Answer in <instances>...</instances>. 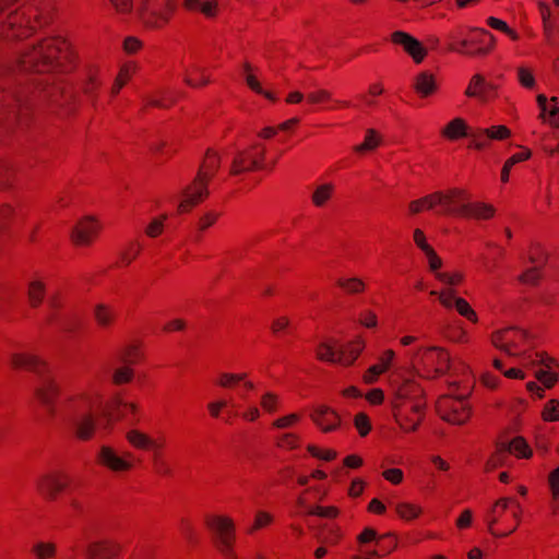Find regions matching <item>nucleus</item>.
Listing matches in <instances>:
<instances>
[{
  "instance_id": "f257e3e1",
  "label": "nucleus",
  "mask_w": 559,
  "mask_h": 559,
  "mask_svg": "<svg viewBox=\"0 0 559 559\" xmlns=\"http://www.w3.org/2000/svg\"><path fill=\"white\" fill-rule=\"evenodd\" d=\"M74 63L75 53L68 39L60 35L47 36L23 49L15 61L1 64L0 76L70 71Z\"/></svg>"
},
{
  "instance_id": "f03ea898",
  "label": "nucleus",
  "mask_w": 559,
  "mask_h": 559,
  "mask_svg": "<svg viewBox=\"0 0 559 559\" xmlns=\"http://www.w3.org/2000/svg\"><path fill=\"white\" fill-rule=\"evenodd\" d=\"M32 105L23 93L2 88L0 92V132H9L15 126L31 121ZM16 182V170L12 164L0 159V190H9Z\"/></svg>"
},
{
  "instance_id": "7ed1b4c3",
  "label": "nucleus",
  "mask_w": 559,
  "mask_h": 559,
  "mask_svg": "<svg viewBox=\"0 0 559 559\" xmlns=\"http://www.w3.org/2000/svg\"><path fill=\"white\" fill-rule=\"evenodd\" d=\"M102 405L103 395L95 389L78 391L66 397L64 406L71 413V431L75 440L90 442L95 439Z\"/></svg>"
},
{
  "instance_id": "20e7f679",
  "label": "nucleus",
  "mask_w": 559,
  "mask_h": 559,
  "mask_svg": "<svg viewBox=\"0 0 559 559\" xmlns=\"http://www.w3.org/2000/svg\"><path fill=\"white\" fill-rule=\"evenodd\" d=\"M427 400L424 389L414 380L403 381L396 389L391 408L400 428L406 432H415L426 415Z\"/></svg>"
},
{
  "instance_id": "39448f33",
  "label": "nucleus",
  "mask_w": 559,
  "mask_h": 559,
  "mask_svg": "<svg viewBox=\"0 0 559 559\" xmlns=\"http://www.w3.org/2000/svg\"><path fill=\"white\" fill-rule=\"evenodd\" d=\"M523 509L515 498H500L485 515L488 532L495 537H507L521 524Z\"/></svg>"
},
{
  "instance_id": "423d86ee",
  "label": "nucleus",
  "mask_w": 559,
  "mask_h": 559,
  "mask_svg": "<svg viewBox=\"0 0 559 559\" xmlns=\"http://www.w3.org/2000/svg\"><path fill=\"white\" fill-rule=\"evenodd\" d=\"M179 0H138L136 15L146 31L165 29L173 21Z\"/></svg>"
},
{
  "instance_id": "0eeeda50",
  "label": "nucleus",
  "mask_w": 559,
  "mask_h": 559,
  "mask_svg": "<svg viewBox=\"0 0 559 559\" xmlns=\"http://www.w3.org/2000/svg\"><path fill=\"white\" fill-rule=\"evenodd\" d=\"M100 408L102 429L107 433H110L118 423L128 419L129 415L132 421L139 420L140 407L138 403L127 402L121 393L114 394L106 402L103 401Z\"/></svg>"
},
{
  "instance_id": "6e6552de",
  "label": "nucleus",
  "mask_w": 559,
  "mask_h": 559,
  "mask_svg": "<svg viewBox=\"0 0 559 559\" xmlns=\"http://www.w3.org/2000/svg\"><path fill=\"white\" fill-rule=\"evenodd\" d=\"M414 367L426 379L444 374L450 368V354L442 347L419 348L414 357Z\"/></svg>"
},
{
  "instance_id": "1a4fd4ad",
  "label": "nucleus",
  "mask_w": 559,
  "mask_h": 559,
  "mask_svg": "<svg viewBox=\"0 0 559 559\" xmlns=\"http://www.w3.org/2000/svg\"><path fill=\"white\" fill-rule=\"evenodd\" d=\"M72 484L71 476L62 469L41 474L35 481L37 495L46 502H56Z\"/></svg>"
},
{
  "instance_id": "9d476101",
  "label": "nucleus",
  "mask_w": 559,
  "mask_h": 559,
  "mask_svg": "<svg viewBox=\"0 0 559 559\" xmlns=\"http://www.w3.org/2000/svg\"><path fill=\"white\" fill-rule=\"evenodd\" d=\"M94 462L97 466L112 473L127 474L135 468L134 454L129 451L119 452L109 444H102L95 452Z\"/></svg>"
},
{
  "instance_id": "9b49d317",
  "label": "nucleus",
  "mask_w": 559,
  "mask_h": 559,
  "mask_svg": "<svg viewBox=\"0 0 559 559\" xmlns=\"http://www.w3.org/2000/svg\"><path fill=\"white\" fill-rule=\"evenodd\" d=\"M36 32L22 5L9 12L0 23V39L5 41L24 40Z\"/></svg>"
},
{
  "instance_id": "f8f14e48",
  "label": "nucleus",
  "mask_w": 559,
  "mask_h": 559,
  "mask_svg": "<svg viewBox=\"0 0 559 559\" xmlns=\"http://www.w3.org/2000/svg\"><path fill=\"white\" fill-rule=\"evenodd\" d=\"M436 412L442 420L461 426L471 419L472 406L466 397L445 394L438 399Z\"/></svg>"
},
{
  "instance_id": "ddd939ff",
  "label": "nucleus",
  "mask_w": 559,
  "mask_h": 559,
  "mask_svg": "<svg viewBox=\"0 0 559 559\" xmlns=\"http://www.w3.org/2000/svg\"><path fill=\"white\" fill-rule=\"evenodd\" d=\"M436 215L461 217L464 202L471 200V193L463 188H450L433 192Z\"/></svg>"
},
{
  "instance_id": "4468645a",
  "label": "nucleus",
  "mask_w": 559,
  "mask_h": 559,
  "mask_svg": "<svg viewBox=\"0 0 559 559\" xmlns=\"http://www.w3.org/2000/svg\"><path fill=\"white\" fill-rule=\"evenodd\" d=\"M203 524L210 533L215 548L228 543H236V523L231 516L207 513L204 515Z\"/></svg>"
},
{
  "instance_id": "2eb2a0df",
  "label": "nucleus",
  "mask_w": 559,
  "mask_h": 559,
  "mask_svg": "<svg viewBox=\"0 0 559 559\" xmlns=\"http://www.w3.org/2000/svg\"><path fill=\"white\" fill-rule=\"evenodd\" d=\"M61 395V386L55 377L48 373L34 388L33 396L38 405L46 409L50 418L57 415V402Z\"/></svg>"
},
{
  "instance_id": "dca6fc26",
  "label": "nucleus",
  "mask_w": 559,
  "mask_h": 559,
  "mask_svg": "<svg viewBox=\"0 0 559 559\" xmlns=\"http://www.w3.org/2000/svg\"><path fill=\"white\" fill-rule=\"evenodd\" d=\"M265 146L260 143L238 152L231 162L229 175L239 176L243 173L262 169L265 160Z\"/></svg>"
},
{
  "instance_id": "f3484780",
  "label": "nucleus",
  "mask_w": 559,
  "mask_h": 559,
  "mask_svg": "<svg viewBox=\"0 0 559 559\" xmlns=\"http://www.w3.org/2000/svg\"><path fill=\"white\" fill-rule=\"evenodd\" d=\"M473 33L478 35V41L480 44L479 47H474V38H467L462 40H452L448 45V50L469 56H484L489 53L496 44L493 35L485 28H475L473 29ZM450 38L454 39L453 36H450Z\"/></svg>"
},
{
  "instance_id": "a211bd4d",
  "label": "nucleus",
  "mask_w": 559,
  "mask_h": 559,
  "mask_svg": "<svg viewBox=\"0 0 559 559\" xmlns=\"http://www.w3.org/2000/svg\"><path fill=\"white\" fill-rule=\"evenodd\" d=\"M22 8L36 31L49 26L57 16L55 0H28Z\"/></svg>"
},
{
  "instance_id": "6ab92c4d",
  "label": "nucleus",
  "mask_w": 559,
  "mask_h": 559,
  "mask_svg": "<svg viewBox=\"0 0 559 559\" xmlns=\"http://www.w3.org/2000/svg\"><path fill=\"white\" fill-rule=\"evenodd\" d=\"M526 340V331L513 326L496 331L491 335L492 345L509 356L518 355Z\"/></svg>"
},
{
  "instance_id": "aec40b11",
  "label": "nucleus",
  "mask_w": 559,
  "mask_h": 559,
  "mask_svg": "<svg viewBox=\"0 0 559 559\" xmlns=\"http://www.w3.org/2000/svg\"><path fill=\"white\" fill-rule=\"evenodd\" d=\"M210 182L195 175L193 180L182 190V199L178 205V213H189L194 206L203 203L210 195Z\"/></svg>"
},
{
  "instance_id": "412c9836",
  "label": "nucleus",
  "mask_w": 559,
  "mask_h": 559,
  "mask_svg": "<svg viewBox=\"0 0 559 559\" xmlns=\"http://www.w3.org/2000/svg\"><path fill=\"white\" fill-rule=\"evenodd\" d=\"M464 95L480 104H488L498 98V85L488 82L483 74L476 73L471 78Z\"/></svg>"
},
{
  "instance_id": "4be33fe9",
  "label": "nucleus",
  "mask_w": 559,
  "mask_h": 559,
  "mask_svg": "<svg viewBox=\"0 0 559 559\" xmlns=\"http://www.w3.org/2000/svg\"><path fill=\"white\" fill-rule=\"evenodd\" d=\"M100 226L93 217L79 221L71 231V242L76 248H86L98 237Z\"/></svg>"
},
{
  "instance_id": "5701e85b",
  "label": "nucleus",
  "mask_w": 559,
  "mask_h": 559,
  "mask_svg": "<svg viewBox=\"0 0 559 559\" xmlns=\"http://www.w3.org/2000/svg\"><path fill=\"white\" fill-rule=\"evenodd\" d=\"M122 545L112 538H102L87 544L85 559H119Z\"/></svg>"
},
{
  "instance_id": "b1692460",
  "label": "nucleus",
  "mask_w": 559,
  "mask_h": 559,
  "mask_svg": "<svg viewBox=\"0 0 559 559\" xmlns=\"http://www.w3.org/2000/svg\"><path fill=\"white\" fill-rule=\"evenodd\" d=\"M10 366L13 370L34 372L45 376L49 371L48 364L32 353H14L10 356Z\"/></svg>"
},
{
  "instance_id": "393cba45",
  "label": "nucleus",
  "mask_w": 559,
  "mask_h": 559,
  "mask_svg": "<svg viewBox=\"0 0 559 559\" xmlns=\"http://www.w3.org/2000/svg\"><path fill=\"white\" fill-rule=\"evenodd\" d=\"M439 301L447 309L454 308L460 316L469 322L474 324L478 322V316L476 311L472 308L467 300L462 297H457L454 289L448 288L441 290L439 294Z\"/></svg>"
},
{
  "instance_id": "a878e982",
  "label": "nucleus",
  "mask_w": 559,
  "mask_h": 559,
  "mask_svg": "<svg viewBox=\"0 0 559 559\" xmlns=\"http://www.w3.org/2000/svg\"><path fill=\"white\" fill-rule=\"evenodd\" d=\"M310 418L324 433L337 430L342 424L340 414L328 405L313 407L310 413Z\"/></svg>"
},
{
  "instance_id": "bb28decb",
  "label": "nucleus",
  "mask_w": 559,
  "mask_h": 559,
  "mask_svg": "<svg viewBox=\"0 0 559 559\" xmlns=\"http://www.w3.org/2000/svg\"><path fill=\"white\" fill-rule=\"evenodd\" d=\"M102 87L103 80L100 69L96 66L88 67L82 83V93L93 107H96Z\"/></svg>"
},
{
  "instance_id": "cd10ccee",
  "label": "nucleus",
  "mask_w": 559,
  "mask_h": 559,
  "mask_svg": "<svg viewBox=\"0 0 559 559\" xmlns=\"http://www.w3.org/2000/svg\"><path fill=\"white\" fill-rule=\"evenodd\" d=\"M119 364L135 367L142 365L146 360L144 344L140 341L130 342L123 345L117 353Z\"/></svg>"
},
{
  "instance_id": "c85d7f7f",
  "label": "nucleus",
  "mask_w": 559,
  "mask_h": 559,
  "mask_svg": "<svg viewBox=\"0 0 559 559\" xmlns=\"http://www.w3.org/2000/svg\"><path fill=\"white\" fill-rule=\"evenodd\" d=\"M413 90L419 98H429L439 91V85L433 73L429 71L419 72L413 82Z\"/></svg>"
},
{
  "instance_id": "c756f323",
  "label": "nucleus",
  "mask_w": 559,
  "mask_h": 559,
  "mask_svg": "<svg viewBox=\"0 0 559 559\" xmlns=\"http://www.w3.org/2000/svg\"><path fill=\"white\" fill-rule=\"evenodd\" d=\"M221 155L212 148H207L199 166L197 175L211 182L221 168Z\"/></svg>"
},
{
  "instance_id": "7c9ffc66",
  "label": "nucleus",
  "mask_w": 559,
  "mask_h": 559,
  "mask_svg": "<svg viewBox=\"0 0 559 559\" xmlns=\"http://www.w3.org/2000/svg\"><path fill=\"white\" fill-rule=\"evenodd\" d=\"M178 100L177 94L163 90L155 92L153 94L146 95L143 98V110H148L151 108H159V109H168L173 107Z\"/></svg>"
},
{
  "instance_id": "2f4dec72",
  "label": "nucleus",
  "mask_w": 559,
  "mask_h": 559,
  "mask_svg": "<svg viewBox=\"0 0 559 559\" xmlns=\"http://www.w3.org/2000/svg\"><path fill=\"white\" fill-rule=\"evenodd\" d=\"M93 317L100 330H110L117 323L118 312L111 305L97 304L94 306Z\"/></svg>"
},
{
  "instance_id": "473e14b6",
  "label": "nucleus",
  "mask_w": 559,
  "mask_h": 559,
  "mask_svg": "<svg viewBox=\"0 0 559 559\" xmlns=\"http://www.w3.org/2000/svg\"><path fill=\"white\" fill-rule=\"evenodd\" d=\"M496 209L492 204L484 202H471L466 200L462 212L463 218L469 219H490L495 216Z\"/></svg>"
},
{
  "instance_id": "72a5a7b5",
  "label": "nucleus",
  "mask_w": 559,
  "mask_h": 559,
  "mask_svg": "<svg viewBox=\"0 0 559 559\" xmlns=\"http://www.w3.org/2000/svg\"><path fill=\"white\" fill-rule=\"evenodd\" d=\"M395 356L394 350H384L377 364L370 366L364 373L362 380L367 384H371L377 381L378 377L384 373L391 366V362Z\"/></svg>"
},
{
  "instance_id": "f704fd0d",
  "label": "nucleus",
  "mask_w": 559,
  "mask_h": 559,
  "mask_svg": "<svg viewBox=\"0 0 559 559\" xmlns=\"http://www.w3.org/2000/svg\"><path fill=\"white\" fill-rule=\"evenodd\" d=\"M182 8L189 13H201L207 19H214L218 14L216 0H182Z\"/></svg>"
},
{
  "instance_id": "c9c22d12",
  "label": "nucleus",
  "mask_w": 559,
  "mask_h": 559,
  "mask_svg": "<svg viewBox=\"0 0 559 559\" xmlns=\"http://www.w3.org/2000/svg\"><path fill=\"white\" fill-rule=\"evenodd\" d=\"M138 70L139 66L135 61H128L120 67L110 88L111 97H116L120 93V91L132 80Z\"/></svg>"
},
{
  "instance_id": "e433bc0d",
  "label": "nucleus",
  "mask_w": 559,
  "mask_h": 559,
  "mask_svg": "<svg viewBox=\"0 0 559 559\" xmlns=\"http://www.w3.org/2000/svg\"><path fill=\"white\" fill-rule=\"evenodd\" d=\"M469 127L463 118H454L440 131V135L448 141H457L469 134Z\"/></svg>"
},
{
  "instance_id": "4c0bfd02",
  "label": "nucleus",
  "mask_w": 559,
  "mask_h": 559,
  "mask_svg": "<svg viewBox=\"0 0 559 559\" xmlns=\"http://www.w3.org/2000/svg\"><path fill=\"white\" fill-rule=\"evenodd\" d=\"M336 187L333 182H324L318 185L310 197L311 203L314 207H325L334 198Z\"/></svg>"
},
{
  "instance_id": "58836bf2",
  "label": "nucleus",
  "mask_w": 559,
  "mask_h": 559,
  "mask_svg": "<svg viewBox=\"0 0 559 559\" xmlns=\"http://www.w3.org/2000/svg\"><path fill=\"white\" fill-rule=\"evenodd\" d=\"M365 348V342L360 338L354 340L338 349V364L350 366Z\"/></svg>"
},
{
  "instance_id": "ea45409f",
  "label": "nucleus",
  "mask_w": 559,
  "mask_h": 559,
  "mask_svg": "<svg viewBox=\"0 0 559 559\" xmlns=\"http://www.w3.org/2000/svg\"><path fill=\"white\" fill-rule=\"evenodd\" d=\"M510 460V455L507 449V441L498 440L496 442L495 451L488 457L485 464L486 472H492L499 467L504 466Z\"/></svg>"
},
{
  "instance_id": "a19ab883",
  "label": "nucleus",
  "mask_w": 559,
  "mask_h": 559,
  "mask_svg": "<svg viewBox=\"0 0 559 559\" xmlns=\"http://www.w3.org/2000/svg\"><path fill=\"white\" fill-rule=\"evenodd\" d=\"M550 492L549 509L552 515L559 513V465L552 469L547 477Z\"/></svg>"
},
{
  "instance_id": "79ce46f5",
  "label": "nucleus",
  "mask_w": 559,
  "mask_h": 559,
  "mask_svg": "<svg viewBox=\"0 0 559 559\" xmlns=\"http://www.w3.org/2000/svg\"><path fill=\"white\" fill-rule=\"evenodd\" d=\"M135 379V369L131 366L120 364L110 374V383L115 386L131 384Z\"/></svg>"
},
{
  "instance_id": "37998d69",
  "label": "nucleus",
  "mask_w": 559,
  "mask_h": 559,
  "mask_svg": "<svg viewBox=\"0 0 559 559\" xmlns=\"http://www.w3.org/2000/svg\"><path fill=\"white\" fill-rule=\"evenodd\" d=\"M381 135L377 130L372 128L367 129L364 142L355 145L353 147V152L359 155H365L374 151L381 144Z\"/></svg>"
},
{
  "instance_id": "c03bdc74",
  "label": "nucleus",
  "mask_w": 559,
  "mask_h": 559,
  "mask_svg": "<svg viewBox=\"0 0 559 559\" xmlns=\"http://www.w3.org/2000/svg\"><path fill=\"white\" fill-rule=\"evenodd\" d=\"M46 296V284L40 280H34L27 286V299L31 308H38Z\"/></svg>"
},
{
  "instance_id": "a18cd8bd",
  "label": "nucleus",
  "mask_w": 559,
  "mask_h": 559,
  "mask_svg": "<svg viewBox=\"0 0 559 559\" xmlns=\"http://www.w3.org/2000/svg\"><path fill=\"white\" fill-rule=\"evenodd\" d=\"M126 440L133 449L140 451H150V445L153 443V438L139 429L127 431Z\"/></svg>"
},
{
  "instance_id": "49530a36",
  "label": "nucleus",
  "mask_w": 559,
  "mask_h": 559,
  "mask_svg": "<svg viewBox=\"0 0 559 559\" xmlns=\"http://www.w3.org/2000/svg\"><path fill=\"white\" fill-rule=\"evenodd\" d=\"M507 449L509 455L513 454L518 459H531L533 456L530 444L521 436L514 437L511 441L507 442Z\"/></svg>"
},
{
  "instance_id": "de8ad7c7",
  "label": "nucleus",
  "mask_w": 559,
  "mask_h": 559,
  "mask_svg": "<svg viewBox=\"0 0 559 559\" xmlns=\"http://www.w3.org/2000/svg\"><path fill=\"white\" fill-rule=\"evenodd\" d=\"M275 521V518L272 513L264 510H259L254 513L253 522L250 526L246 528V534L249 536L254 535L257 532L267 528Z\"/></svg>"
},
{
  "instance_id": "09e8293b",
  "label": "nucleus",
  "mask_w": 559,
  "mask_h": 559,
  "mask_svg": "<svg viewBox=\"0 0 559 559\" xmlns=\"http://www.w3.org/2000/svg\"><path fill=\"white\" fill-rule=\"evenodd\" d=\"M408 214L411 216L418 215L426 211H432L436 214V204H435V195L433 192L427 195H424L419 199L413 200L408 203L407 206Z\"/></svg>"
},
{
  "instance_id": "8fccbe9b",
  "label": "nucleus",
  "mask_w": 559,
  "mask_h": 559,
  "mask_svg": "<svg viewBox=\"0 0 559 559\" xmlns=\"http://www.w3.org/2000/svg\"><path fill=\"white\" fill-rule=\"evenodd\" d=\"M395 513L396 515L406 522L414 521L418 519L424 510L419 504L411 503V502H397L395 504Z\"/></svg>"
},
{
  "instance_id": "3c124183",
  "label": "nucleus",
  "mask_w": 559,
  "mask_h": 559,
  "mask_svg": "<svg viewBox=\"0 0 559 559\" xmlns=\"http://www.w3.org/2000/svg\"><path fill=\"white\" fill-rule=\"evenodd\" d=\"M336 287L348 295H359L365 293L366 283L359 277H340L335 282Z\"/></svg>"
},
{
  "instance_id": "603ef678",
  "label": "nucleus",
  "mask_w": 559,
  "mask_h": 559,
  "mask_svg": "<svg viewBox=\"0 0 559 559\" xmlns=\"http://www.w3.org/2000/svg\"><path fill=\"white\" fill-rule=\"evenodd\" d=\"M35 559H55L57 557V545L52 542H36L29 549Z\"/></svg>"
},
{
  "instance_id": "864d4df0",
  "label": "nucleus",
  "mask_w": 559,
  "mask_h": 559,
  "mask_svg": "<svg viewBox=\"0 0 559 559\" xmlns=\"http://www.w3.org/2000/svg\"><path fill=\"white\" fill-rule=\"evenodd\" d=\"M183 81L190 87L198 88L206 86L210 83V76L203 69H191L187 71Z\"/></svg>"
},
{
  "instance_id": "5fc2aeb1",
  "label": "nucleus",
  "mask_w": 559,
  "mask_h": 559,
  "mask_svg": "<svg viewBox=\"0 0 559 559\" xmlns=\"http://www.w3.org/2000/svg\"><path fill=\"white\" fill-rule=\"evenodd\" d=\"M152 467L153 472L160 477H171L174 475L170 464L159 451H155L153 453Z\"/></svg>"
},
{
  "instance_id": "6e6d98bb",
  "label": "nucleus",
  "mask_w": 559,
  "mask_h": 559,
  "mask_svg": "<svg viewBox=\"0 0 559 559\" xmlns=\"http://www.w3.org/2000/svg\"><path fill=\"white\" fill-rule=\"evenodd\" d=\"M179 531L186 542L191 546H197L200 543L199 534L192 521L188 518H182L179 522Z\"/></svg>"
},
{
  "instance_id": "4d7b16f0",
  "label": "nucleus",
  "mask_w": 559,
  "mask_h": 559,
  "mask_svg": "<svg viewBox=\"0 0 559 559\" xmlns=\"http://www.w3.org/2000/svg\"><path fill=\"white\" fill-rule=\"evenodd\" d=\"M247 378V373H231V372H222L217 376L215 380V385L222 389H234L241 381H245Z\"/></svg>"
},
{
  "instance_id": "13d9d810",
  "label": "nucleus",
  "mask_w": 559,
  "mask_h": 559,
  "mask_svg": "<svg viewBox=\"0 0 559 559\" xmlns=\"http://www.w3.org/2000/svg\"><path fill=\"white\" fill-rule=\"evenodd\" d=\"M316 357L320 361L338 364V349L330 343H320L316 348Z\"/></svg>"
},
{
  "instance_id": "bf43d9fd",
  "label": "nucleus",
  "mask_w": 559,
  "mask_h": 559,
  "mask_svg": "<svg viewBox=\"0 0 559 559\" xmlns=\"http://www.w3.org/2000/svg\"><path fill=\"white\" fill-rule=\"evenodd\" d=\"M468 136L471 138V142L468 144V148H473L476 151H485L490 147V140L487 136V133H484V129L478 128L469 131Z\"/></svg>"
},
{
  "instance_id": "052dcab7",
  "label": "nucleus",
  "mask_w": 559,
  "mask_h": 559,
  "mask_svg": "<svg viewBox=\"0 0 559 559\" xmlns=\"http://www.w3.org/2000/svg\"><path fill=\"white\" fill-rule=\"evenodd\" d=\"M255 70L257 68H254L249 61H245L242 63V73L245 75L247 86L254 93H263L261 83L254 74Z\"/></svg>"
},
{
  "instance_id": "680f3d73",
  "label": "nucleus",
  "mask_w": 559,
  "mask_h": 559,
  "mask_svg": "<svg viewBox=\"0 0 559 559\" xmlns=\"http://www.w3.org/2000/svg\"><path fill=\"white\" fill-rule=\"evenodd\" d=\"M540 418L545 423L559 421V399H550L544 404Z\"/></svg>"
},
{
  "instance_id": "e2e57ef3",
  "label": "nucleus",
  "mask_w": 559,
  "mask_h": 559,
  "mask_svg": "<svg viewBox=\"0 0 559 559\" xmlns=\"http://www.w3.org/2000/svg\"><path fill=\"white\" fill-rule=\"evenodd\" d=\"M221 213L216 211H209L204 213L198 221L197 227H198V235L195 238V241L199 242L202 239V233L207 230L210 227H212L217 219L219 218Z\"/></svg>"
},
{
  "instance_id": "0e129e2a",
  "label": "nucleus",
  "mask_w": 559,
  "mask_h": 559,
  "mask_svg": "<svg viewBox=\"0 0 559 559\" xmlns=\"http://www.w3.org/2000/svg\"><path fill=\"white\" fill-rule=\"evenodd\" d=\"M535 378L543 384L544 390H550L559 382V370L539 369L536 370Z\"/></svg>"
},
{
  "instance_id": "69168bd1",
  "label": "nucleus",
  "mask_w": 559,
  "mask_h": 559,
  "mask_svg": "<svg viewBox=\"0 0 559 559\" xmlns=\"http://www.w3.org/2000/svg\"><path fill=\"white\" fill-rule=\"evenodd\" d=\"M377 546H379L382 556H386L397 548V537L394 533L380 535Z\"/></svg>"
},
{
  "instance_id": "338daca9",
  "label": "nucleus",
  "mask_w": 559,
  "mask_h": 559,
  "mask_svg": "<svg viewBox=\"0 0 559 559\" xmlns=\"http://www.w3.org/2000/svg\"><path fill=\"white\" fill-rule=\"evenodd\" d=\"M484 133H487V136L491 141H504L511 138L512 132L510 128L504 124L491 126L489 128L484 129Z\"/></svg>"
},
{
  "instance_id": "774afa93",
  "label": "nucleus",
  "mask_w": 559,
  "mask_h": 559,
  "mask_svg": "<svg viewBox=\"0 0 559 559\" xmlns=\"http://www.w3.org/2000/svg\"><path fill=\"white\" fill-rule=\"evenodd\" d=\"M142 246L139 242H130L120 254V263L124 266L130 265L140 254Z\"/></svg>"
}]
</instances>
